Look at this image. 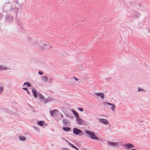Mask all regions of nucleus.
<instances>
[{
	"mask_svg": "<svg viewBox=\"0 0 150 150\" xmlns=\"http://www.w3.org/2000/svg\"><path fill=\"white\" fill-rule=\"evenodd\" d=\"M75 149H76V150H79V149L76 147Z\"/></svg>",
	"mask_w": 150,
	"mask_h": 150,
	"instance_id": "nucleus-30",
	"label": "nucleus"
},
{
	"mask_svg": "<svg viewBox=\"0 0 150 150\" xmlns=\"http://www.w3.org/2000/svg\"><path fill=\"white\" fill-rule=\"evenodd\" d=\"M148 32L149 33H150V28L148 29Z\"/></svg>",
	"mask_w": 150,
	"mask_h": 150,
	"instance_id": "nucleus-29",
	"label": "nucleus"
},
{
	"mask_svg": "<svg viewBox=\"0 0 150 150\" xmlns=\"http://www.w3.org/2000/svg\"><path fill=\"white\" fill-rule=\"evenodd\" d=\"M81 130L77 128H75L73 129V133L76 135H78L81 133Z\"/></svg>",
	"mask_w": 150,
	"mask_h": 150,
	"instance_id": "nucleus-3",
	"label": "nucleus"
},
{
	"mask_svg": "<svg viewBox=\"0 0 150 150\" xmlns=\"http://www.w3.org/2000/svg\"><path fill=\"white\" fill-rule=\"evenodd\" d=\"M99 120L100 123L105 125L108 123V121L104 119H99Z\"/></svg>",
	"mask_w": 150,
	"mask_h": 150,
	"instance_id": "nucleus-4",
	"label": "nucleus"
},
{
	"mask_svg": "<svg viewBox=\"0 0 150 150\" xmlns=\"http://www.w3.org/2000/svg\"><path fill=\"white\" fill-rule=\"evenodd\" d=\"M95 94L97 96L100 97L102 98L104 97V94L102 93H96Z\"/></svg>",
	"mask_w": 150,
	"mask_h": 150,
	"instance_id": "nucleus-8",
	"label": "nucleus"
},
{
	"mask_svg": "<svg viewBox=\"0 0 150 150\" xmlns=\"http://www.w3.org/2000/svg\"><path fill=\"white\" fill-rule=\"evenodd\" d=\"M115 108H114L112 106V107L111 108V109L113 111H114L115 110Z\"/></svg>",
	"mask_w": 150,
	"mask_h": 150,
	"instance_id": "nucleus-26",
	"label": "nucleus"
},
{
	"mask_svg": "<svg viewBox=\"0 0 150 150\" xmlns=\"http://www.w3.org/2000/svg\"><path fill=\"white\" fill-rule=\"evenodd\" d=\"M75 116V117L76 118V119L79 118V114H78L77 115Z\"/></svg>",
	"mask_w": 150,
	"mask_h": 150,
	"instance_id": "nucleus-23",
	"label": "nucleus"
},
{
	"mask_svg": "<svg viewBox=\"0 0 150 150\" xmlns=\"http://www.w3.org/2000/svg\"><path fill=\"white\" fill-rule=\"evenodd\" d=\"M108 144L111 146H117V143L115 142H108Z\"/></svg>",
	"mask_w": 150,
	"mask_h": 150,
	"instance_id": "nucleus-7",
	"label": "nucleus"
},
{
	"mask_svg": "<svg viewBox=\"0 0 150 150\" xmlns=\"http://www.w3.org/2000/svg\"><path fill=\"white\" fill-rule=\"evenodd\" d=\"M58 112L59 111L58 110H54L53 111L51 112V115L53 117H54L58 113Z\"/></svg>",
	"mask_w": 150,
	"mask_h": 150,
	"instance_id": "nucleus-5",
	"label": "nucleus"
},
{
	"mask_svg": "<svg viewBox=\"0 0 150 150\" xmlns=\"http://www.w3.org/2000/svg\"><path fill=\"white\" fill-rule=\"evenodd\" d=\"M63 122L64 125L67 126H69V125L70 122L67 120L64 119L63 120Z\"/></svg>",
	"mask_w": 150,
	"mask_h": 150,
	"instance_id": "nucleus-6",
	"label": "nucleus"
},
{
	"mask_svg": "<svg viewBox=\"0 0 150 150\" xmlns=\"http://www.w3.org/2000/svg\"><path fill=\"white\" fill-rule=\"evenodd\" d=\"M26 85L28 87H30L31 86L30 83L28 82H25L24 84V85Z\"/></svg>",
	"mask_w": 150,
	"mask_h": 150,
	"instance_id": "nucleus-16",
	"label": "nucleus"
},
{
	"mask_svg": "<svg viewBox=\"0 0 150 150\" xmlns=\"http://www.w3.org/2000/svg\"><path fill=\"white\" fill-rule=\"evenodd\" d=\"M63 129L65 131H69L70 129V128L68 127H64L63 128Z\"/></svg>",
	"mask_w": 150,
	"mask_h": 150,
	"instance_id": "nucleus-12",
	"label": "nucleus"
},
{
	"mask_svg": "<svg viewBox=\"0 0 150 150\" xmlns=\"http://www.w3.org/2000/svg\"><path fill=\"white\" fill-rule=\"evenodd\" d=\"M46 46V44H42L41 46V48H40L41 49H43L44 48V47Z\"/></svg>",
	"mask_w": 150,
	"mask_h": 150,
	"instance_id": "nucleus-19",
	"label": "nucleus"
},
{
	"mask_svg": "<svg viewBox=\"0 0 150 150\" xmlns=\"http://www.w3.org/2000/svg\"><path fill=\"white\" fill-rule=\"evenodd\" d=\"M107 104H108L110 105H112V106L114 107V108H115V105L114 104H111V103H108Z\"/></svg>",
	"mask_w": 150,
	"mask_h": 150,
	"instance_id": "nucleus-17",
	"label": "nucleus"
},
{
	"mask_svg": "<svg viewBox=\"0 0 150 150\" xmlns=\"http://www.w3.org/2000/svg\"><path fill=\"white\" fill-rule=\"evenodd\" d=\"M42 79L44 81H46L47 80V78L45 76H43L42 77Z\"/></svg>",
	"mask_w": 150,
	"mask_h": 150,
	"instance_id": "nucleus-14",
	"label": "nucleus"
},
{
	"mask_svg": "<svg viewBox=\"0 0 150 150\" xmlns=\"http://www.w3.org/2000/svg\"><path fill=\"white\" fill-rule=\"evenodd\" d=\"M130 150H136V149H131Z\"/></svg>",
	"mask_w": 150,
	"mask_h": 150,
	"instance_id": "nucleus-32",
	"label": "nucleus"
},
{
	"mask_svg": "<svg viewBox=\"0 0 150 150\" xmlns=\"http://www.w3.org/2000/svg\"><path fill=\"white\" fill-rule=\"evenodd\" d=\"M40 98L42 100L43 99V98H44L43 96L42 95H40Z\"/></svg>",
	"mask_w": 150,
	"mask_h": 150,
	"instance_id": "nucleus-22",
	"label": "nucleus"
},
{
	"mask_svg": "<svg viewBox=\"0 0 150 150\" xmlns=\"http://www.w3.org/2000/svg\"><path fill=\"white\" fill-rule=\"evenodd\" d=\"M85 132L90 135V137L91 139L96 140H99L98 138L96 136L94 133L91 132L89 131H86Z\"/></svg>",
	"mask_w": 150,
	"mask_h": 150,
	"instance_id": "nucleus-1",
	"label": "nucleus"
},
{
	"mask_svg": "<svg viewBox=\"0 0 150 150\" xmlns=\"http://www.w3.org/2000/svg\"><path fill=\"white\" fill-rule=\"evenodd\" d=\"M44 123V122L43 121H39L37 122L38 124L40 126H42Z\"/></svg>",
	"mask_w": 150,
	"mask_h": 150,
	"instance_id": "nucleus-11",
	"label": "nucleus"
},
{
	"mask_svg": "<svg viewBox=\"0 0 150 150\" xmlns=\"http://www.w3.org/2000/svg\"><path fill=\"white\" fill-rule=\"evenodd\" d=\"M124 146L125 148V149H129L134 147V146L133 144L130 143L125 144L124 145Z\"/></svg>",
	"mask_w": 150,
	"mask_h": 150,
	"instance_id": "nucleus-2",
	"label": "nucleus"
},
{
	"mask_svg": "<svg viewBox=\"0 0 150 150\" xmlns=\"http://www.w3.org/2000/svg\"><path fill=\"white\" fill-rule=\"evenodd\" d=\"M66 141L73 148L75 149V148L76 147V146H75L73 144H71V143H69L68 141H67V140H66Z\"/></svg>",
	"mask_w": 150,
	"mask_h": 150,
	"instance_id": "nucleus-15",
	"label": "nucleus"
},
{
	"mask_svg": "<svg viewBox=\"0 0 150 150\" xmlns=\"http://www.w3.org/2000/svg\"><path fill=\"white\" fill-rule=\"evenodd\" d=\"M3 89L1 87H0V93L1 92L3 91Z\"/></svg>",
	"mask_w": 150,
	"mask_h": 150,
	"instance_id": "nucleus-25",
	"label": "nucleus"
},
{
	"mask_svg": "<svg viewBox=\"0 0 150 150\" xmlns=\"http://www.w3.org/2000/svg\"><path fill=\"white\" fill-rule=\"evenodd\" d=\"M58 113H59L60 115H61V116H62V117H63V115L61 113H60L59 112H58Z\"/></svg>",
	"mask_w": 150,
	"mask_h": 150,
	"instance_id": "nucleus-28",
	"label": "nucleus"
},
{
	"mask_svg": "<svg viewBox=\"0 0 150 150\" xmlns=\"http://www.w3.org/2000/svg\"><path fill=\"white\" fill-rule=\"evenodd\" d=\"M73 78H74V79H75V80L76 81H78V80H79V79L77 78H76L75 77H72L71 78V79H72Z\"/></svg>",
	"mask_w": 150,
	"mask_h": 150,
	"instance_id": "nucleus-21",
	"label": "nucleus"
},
{
	"mask_svg": "<svg viewBox=\"0 0 150 150\" xmlns=\"http://www.w3.org/2000/svg\"><path fill=\"white\" fill-rule=\"evenodd\" d=\"M72 112L74 114L75 116L77 115L78 114L77 112H76L74 110H73L72 111Z\"/></svg>",
	"mask_w": 150,
	"mask_h": 150,
	"instance_id": "nucleus-18",
	"label": "nucleus"
},
{
	"mask_svg": "<svg viewBox=\"0 0 150 150\" xmlns=\"http://www.w3.org/2000/svg\"><path fill=\"white\" fill-rule=\"evenodd\" d=\"M38 73L40 74V75H42L43 74V73L42 72V71H39L38 72Z\"/></svg>",
	"mask_w": 150,
	"mask_h": 150,
	"instance_id": "nucleus-24",
	"label": "nucleus"
},
{
	"mask_svg": "<svg viewBox=\"0 0 150 150\" xmlns=\"http://www.w3.org/2000/svg\"><path fill=\"white\" fill-rule=\"evenodd\" d=\"M32 91L33 93L34 97L35 98L37 97V94L36 90L34 89H33L32 90Z\"/></svg>",
	"mask_w": 150,
	"mask_h": 150,
	"instance_id": "nucleus-10",
	"label": "nucleus"
},
{
	"mask_svg": "<svg viewBox=\"0 0 150 150\" xmlns=\"http://www.w3.org/2000/svg\"><path fill=\"white\" fill-rule=\"evenodd\" d=\"M76 121L78 123L80 124H82L83 122V120L82 119L80 118L76 119Z\"/></svg>",
	"mask_w": 150,
	"mask_h": 150,
	"instance_id": "nucleus-9",
	"label": "nucleus"
},
{
	"mask_svg": "<svg viewBox=\"0 0 150 150\" xmlns=\"http://www.w3.org/2000/svg\"><path fill=\"white\" fill-rule=\"evenodd\" d=\"M140 88H139L138 89V91H140Z\"/></svg>",
	"mask_w": 150,
	"mask_h": 150,
	"instance_id": "nucleus-31",
	"label": "nucleus"
},
{
	"mask_svg": "<svg viewBox=\"0 0 150 150\" xmlns=\"http://www.w3.org/2000/svg\"><path fill=\"white\" fill-rule=\"evenodd\" d=\"M23 89L26 91H28L27 89L26 88H23Z\"/></svg>",
	"mask_w": 150,
	"mask_h": 150,
	"instance_id": "nucleus-27",
	"label": "nucleus"
},
{
	"mask_svg": "<svg viewBox=\"0 0 150 150\" xmlns=\"http://www.w3.org/2000/svg\"><path fill=\"white\" fill-rule=\"evenodd\" d=\"M78 109L81 112H82L83 111V109L82 108H79Z\"/></svg>",
	"mask_w": 150,
	"mask_h": 150,
	"instance_id": "nucleus-20",
	"label": "nucleus"
},
{
	"mask_svg": "<svg viewBox=\"0 0 150 150\" xmlns=\"http://www.w3.org/2000/svg\"><path fill=\"white\" fill-rule=\"evenodd\" d=\"M19 139L22 141H24L25 140V138L23 136H20L19 137Z\"/></svg>",
	"mask_w": 150,
	"mask_h": 150,
	"instance_id": "nucleus-13",
	"label": "nucleus"
}]
</instances>
